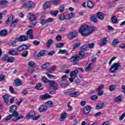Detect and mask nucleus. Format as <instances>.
<instances>
[{"label":"nucleus","mask_w":125,"mask_h":125,"mask_svg":"<svg viewBox=\"0 0 125 125\" xmlns=\"http://www.w3.org/2000/svg\"><path fill=\"white\" fill-rule=\"evenodd\" d=\"M45 55V50L40 51L37 54V57H41Z\"/></svg>","instance_id":"obj_41"},{"label":"nucleus","mask_w":125,"mask_h":125,"mask_svg":"<svg viewBox=\"0 0 125 125\" xmlns=\"http://www.w3.org/2000/svg\"><path fill=\"white\" fill-rule=\"evenodd\" d=\"M8 60V56L7 54L4 55L1 58V61L5 62V61L7 62Z\"/></svg>","instance_id":"obj_51"},{"label":"nucleus","mask_w":125,"mask_h":125,"mask_svg":"<svg viewBox=\"0 0 125 125\" xmlns=\"http://www.w3.org/2000/svg\"><path fill=\"white\" fill-rule=\"evenodd\" d=\"M121 63L119 62L113 63L109 69L110 73H112V74L116 73L117 71H118L119 68H121Z\"/></svg>","instance_id":"obj_4"},{"label":"nucleus","mask_w":125,"mask_h":125,"mask_svg":"<svg viewBox=\"0 0 125 125\" xmlns=\"http://www.w3.org/2000/svg\"><path fill=\"white\" fill-rule=\"evenodd\" d=\"M116 85L112 84L109 86V90H110V91H113L116 89Z\"/></svg>","instance_id":"obj_60"},{"label":"nucleus","mask_w":125,"mask_h":125,"mask_svg":"<svg viewBox=\"0 0 125 125\" xmlns=\"http://www.w3.org/2000/svg\"><path fill=\"white\" fill-rule=\"evenodd\" d=\"M18 22H19V20L18 19L14 20V21L11 22L10 25V27H11V28H14L17 25V23H18Z\"/></svg>","instance_id":"obj_25"},{"label":"nucleus","mask_w":125,"mask_h":125,"mask_svg":"<svg viewBox=\"0 0 125 125\" xmlns=\"http://www.w3.org/2000/svg\"><path fill=\"white\" fill-rule=\"evenodd\" d=\"M42 82L43 83H49V82H50V81H49V80H48L47 78H46V77H43L42 78Z\"/></svg>","instance_id":"obj_59"},{"label":"nucleus","mask_w":125,"mask_h":125,"mask_svg":"<svg viewBox=\"0 0 125 125\" xmlns=\"http://www.w3.org/2000/svg\"><path fill=\"white\" fill-rule=\"evenodd\" d=\"M13 118L11 114H10L9 115L7 116V118H5L4 119V122H7V121H10V119Z\"/></svg>","instance_id":"obj_58"},{"label":"nucleus","mask_w":125,"mask_h":125,"mask_svg":"<svg viewBox=\"0 0 125 125\" xmlns=\"http://www.w3.org/2000/svg\"><path fill=\"white\" fill-rule=\"evenodd\" d=\"M52 43H53V40L52 39L48 40L46 44V47H50V46L51 44H52Z\"/></svg>","instance_id":"obj_40"},{"label":"nucleus","mask_w":125,"mask_h":125,"mask_svg":"<svg viewBox=\"0 0 125 125\" xmlns=\"http://www.w3.org/2000/svg\"><path fill=\"white\" fill-rule=\"evenodd\" d=\"M97 17L98 18V19L102 20L104 19V14H103L102 12H99L97 13Z\"/></svg>","instance_id":"obj_28"},{"label":"nucleus","mask_w":125,"mask_h":125,"mask_svg":"<svg viewBox=\"0 0 125 125\" xmlns=\"http://www.w3.org/2000/svg\"><path fill=\"white\" fill-rule=\"evenodd\" d=\"M67 79H68V77H67L66 75L62 77V80L60 82V84L62 87L67 86L68 85V83H67Z\"/></svg>","instance_id":"obj_7"},{"label":"nucleus","mask_w":125,"mask_h":125,"mask_svg":"<svg viewBox=\"0 0 125 125\" xmlns=\"http://www.w3.org/2000/svg\"><path fill=\"white\" fill-rule=\"evenodd\" d=\"M95 30V26H89L87 25H82L79 30V32L83 37H87L89 36L90 34H92L93 32H94Z\"/></svg>","instance_id":"obj_1"},{"label":"nucleus","mask_w":125,"mask_h":125,"mask_svg":"<svg viewBox=\"0 0 125 125\" xmlns=\"http://www.w3.org/2000/svg\"><path fill=\"white\" fill-rule=\"evenodd\" d=\"M79 92L78 91L71 93L70 94V97H78L79 96Z\"/></svg>","instance_id":"obj_45"},{"label":"nucleus","mask_w":125,"mask_h":125,"mask_svg":"<svg viewBox=\"0 0 125 125\" xmlns=\"http://www.w3.org/2000/svg\"><path fill=\"white\" fill-rule=\"evenodd\" d=\"M13 19H14V18L13 17V15L11 14L9 17L8 18L6 21L7 24H8L9 23H10V22H12V21H14Z\"/></svg>","instance_id":"obj_42"},{"label":"nucleus","mask_w":125,"mask_h":125,"mask_svg":"<svg viewBox=\"0 0 125 125\" xmlns=\"http://www.w3.org/2000/svg\"><path fill=\"white\" fill-rule=\"evenodd\" d=\"M27 19L30 21V22H34L36 21L37 16L33 13H28L27 15Z\"/></svg>","instance_id":"obj_11"},{"label":"nucleus","mask_w":125,"mask_h":125,"mask_svg":"<svg viewBox=\"0 0 125 125\" xmlns=\"http://www.w3.org/2000/svg\"><path fill=\"white\" fill-rule=\"evenodd\" d=\"M49 83L50 87H53L54 90L58 89V84H57V83H56L55 81H50Z\"/></svg>","instance_id":"obj_17"},{"label":"nucleus","mask_w":125,"mask_h":125,"mask_svg":"<svg viewBox=\"0 0 125 125\" xmlns=\"http://www.w3.org/2000/svg\"><path fill=\"white\" fill-rule=\"evenodd\" d=\"M56 68H57L56 65L53 66L52 67L48 69V72L50 74H52V73H53V72L56 70Z\"/></svg>","instance_id":"obj_37"},{"label":"nucleus","mask_w":125,"mask_h":125,"mask_svg":"<svg viewBox=\"0 0 125 125\" xmlns=\"http://www.w3.org/2000/svg\"><path fill=\"white\" fill-rule=\"evenodd\" d=\"M66 30L67 28L66 27L62 26L59 30V32H60V33H64V32H66Z\"/></svg>","instance_id":"obj_57"},{"label":"nucleus","mask_w":125,"mask_h":125,"mask_svg":"<svg viewBox=\"0 0 125 125\" xmlns=\"http://www.w3.org/2000/svg\"><path fill=\"white\" fill-rule=\"evenodd\" d=\"M87 45L83 44L80 47V50H82L83 51H85V50H87Z\"/></svg>","instance_id":"obj_49"},{"label":"nucleus","mask_w":125,"mask_h":125,"mask_svg":"<svg viewBox=\"0 0 125 125\" xmlns=\"http://www.w3.org/2000/svg\"><path fill=\"white\" fill-rule=\"evenodd\" d=\"M104 107H105V105H104V103H101V104H99L96 106V109L97 110H99L100 109H104Z\"/></svg>","instance_id":"obj_38"},{"label":"nucleus","mask_w":125,"mask_h":125,"mask_svg":"<svg viewBox=\"0 0 125 125\" xmlns=\"http://www.w3.org/2000/svg\"><path fill=\"white\" fill-rule=\"evenodd\" d=\"M106 42H107V39L106 38H104L102 42L99 43V45L101 46H103L104 45H105Z\"/></svg>","instance_id":"obj_47"},{"label":"nucleus","mask_w":125,"mask_h":125,"mask_svg":"<svg viewBox=\"0 0 125 125\" xmlns=\"http://www.w3.org/2000/svg\"><path fill=\"white\" fill-rule=\"evenodd\" d=\"M48 109V106L44 104L41 105V106L38 108V110L40 113H42V112H45V111H47Z\"/></svg>","instance_id":"obj_15"},{"label":"nucleus","mask_w":125,"mask_h":125,"mask_svg":"<svg viewBox=\"0 0 125 125\" xmlns=\"http://www.w3.org/2000/svg\"><path fill=\"white\" fill-rule=\"evenodd\" d=\"M30 48V45H26L25 44H23L19 46L17 48H16V50L17 51L21 52L24 50H26V49H29Z\"/></svg>","instance_id":"obj_9"},{"label":"nucleus","mask_w":125,"mask_h":125,"mask_svg":"<svg viewBox=\"0 0 125 125\" xmlns=\"http://www.w3.org/2000/svg\"><path fill=\"white\" fill-rule=\"evenodd\" d=\"M8 53L10 55H12V56H16L19 55L18 52L15 51L14 50H10Z\"/></svg>","instance_id":"obj_24"},{"label":"nucleus","mask_w":125,"mask_h":125,"mask_svg":"<svg viewBox=\"0 0 125 125\" xmlns=\"http://www.w3.org/2000/svg\"><path fill=\"white\" fill-rule=\"evenodd\" d=\"M28 66L31 67V68H36L37 64L35 63L34 61H30L28 62Z\"/></svg>","instance_id":"obj_36"},{"label":"nucleus","mask_w":125,"mask_h":125,"mask_svg":"<svg viewBox=\"0 0 125 125\" xmlns=\"http://www.w3.org/2000/svg\"><path fill=\"white\" fill-rule=\"evenodd\" d=\"M118 43H120V41H118L117 39L113 40L112 42V45H113V46H115V45H116V44Z\"/></svg>","instance_id":"obj_63"},{"label":"nucleus","mask_w":125,"mask_h":125,"mask_svg":"<svg viewBox=\"0 0 125 125\" xmlns=\"http://www.w3.org/2000/svg\"><path fill=\"white\" fill-rule=\"evenodd\" d=\"M8 3L9 2L7 0H0V5H2V6H6Z\"/></svg>","instance_id":"obj_31"},{"label":"nucleus","mask_w":125,"mask_h":125,"mask_svg":"<svg viewBox=\"0 0 125 125\" xmlns=\"http://www.w3.org/2000/svg\"><path fill=\"white\" fill-rule=\"evenodd\" d=\"M28 54H29V52L28 51H24L22 52L21 56L22 57H26V56H28Z\"/></svg>","instance_id":"obj_62"},{"label":"nucleus","mask_w":125,"mask_h":125,"mask_svg":"<svg viewBox=\"0 0 125 125\" xmlns=\"http://www.w3.org/2000/svg\"><path fill=\"white\" fill-rule=\"evenodd\" d=\"M90 21H92V22H93L94 23H97L98 22L97 16L95 15L92 16L90 18Z\"/></svg>","instance_id":"obj_27"},{"label":"nucleus","mask_w":125,"mask_h":125,"mask_svg":"<svg viewBox=\"0 0 125 125\" xmlns=\"http://www.w3.org/2000/svg\"><path fill=\"white\" fill-rule=\"evenodd\" d=\"M57 47L58 48H61L64 46V43H58L56 45Z\"/></svg>","instance_id":"obj_64"},{"label":"nucleus","mask_w":125,"mask_h":125,"mask_svg":"<svg viewBox=\"0 0 125 125\" xmlns=\"http://www.w3.org/2000/svg\"><path fill=\"white\" fill-rule=\"evenodd\" d=\"M27 37H29L31 40H34V35L33 34V29H29L26 33Z\"/></svg>","instance_id":"obj_18"},{"label":"nucleus","mask_w":125,"mask_h":125,"mask_svg":"<svg viewBox=\"0 0 125 125\" xmlns=\"http://www.w3.org/2000/svg\"><path fill=\"white\" fill-rule=\"evenodd\" d=\"M12 113V114L11 115L13 118V117H14L15 118H17V117L19 116V113H18V112H17V111H13Z\"/></svg>","instance_id":"obj_52"},{"label":"nucleus","mask_w":125,"mask_h":125,"mask_svg":"<svg viewBox=\"0 0 125 125\" xmlns=\"http://www.w3.org/2000/svg\"><path fill=\"white\" fill-rule=\"evenodd\" d=\"M17 39H18L19 42H22L28 41V40H29V37L26 35H21L18 38H17Z\"/></svg>","instance_id":"obj_14"},{"label":"nucleus","mask_w":125,"mask_h":125,"mask_svg":"<svg viewBox=\"0 0 125 125\" xmlns=\"http://www.w3.org/2000/svg\"><path fill=\"white\" fill-rule=\"evenodd\" d=\"M59 20H61L62 21H63L65 20L66 19V17L65 16V15L64 14H62L59 17Z\"/></svg>","instance_id":"obj_54"},{"label":"nucleus","mask_w":125,"mask_h":125,"mask_svg":"<svg viewBox=\"0 0 125 125\" xmlns=\"http://www.w3.org/2000/svg\"><path fill=\"white\" fill-rule=\"evenodd\" d=\"M9 97H10V95L8 94H5L4 95L2 96V99L4 102L5 103L6 105H11V104H13L14 103L15 98L14 97H12L10 99L9 103Z\"/></svg>","instance_id":"obj_2"},{"label":"nucleus","mask_w":125,"mask_h":125,"mask_svg":"<svg viewBox=\"0 0 125 125\" xmlns=\"http://www.w3.org/2000/svg\"><path fill=\"white\" fill-rule=\"evenodd\" d=\"M18 42V39L17 38H16L15 40H11V46L13 47H15V46H16V44L17 43V42Z\"/></svg>","instance_id":"obj_23"},{"label":"nucleus","mask_w":125,"mask_h":125,"mask_svg":"<svg viewBox=\"0 0 125 125\" xmlns=\"http://www.w3.org/2000/svg\"><path fill=\"white\" fill-rule=\"evenodd\" d=\"M50 65V63L47 62L42 65L41 66V68L42 69H46V68H48V67H49Z\"/></svg>","instance_id":"obj_50"},{"label":"nucleus","mask_w":125,"mask_h":125,"mask_svg":"<svg viewBox=\"0 0 125 125\" xmlns=\"http://www.w3.org/2000/svg\"><path fill=\"white\" fill-rule=\"evenodd\" d=\"M42 85L41 83H37L36 86H35V88L37 90H43V88H42Z\"/></svg>","instance_id":"obj_35"},{"label":"nucleus","mask_w":125,"mask_h":125,"mask_svg":"<svg viewBox=\"0 0 125 125\" xmlns=\"http://www.w3.org/2000/svg\"><path fill=\"white\" fill-rule=\"evenodd\" d=\"M51 97H52V96L49 95V94L46 93L44 95H40L39 100H40V101H43L44 100H47V99H49V98H51Z\"/></svg>","instance_id":"obj_13"},{"label":"nucleus","mask_w":125,"mask_h":125,"mask_svg":"<svg viewBox=\"0 0 125 125\" xmlns=\"http://www.w3.org/2000/svg\"><path fill=\"white\" fill-rule=\"evenodd\" d=\"M71 92H73V89H72V88L64 90L63 91L64 94H71Z\"/></svg>","instance_id":"obj_48"},{"label":"nucleus","mask_w":125,"mask_h":125,"mask_svg":"<svg viewBox=\"0 0 125 125\" xmlns=\"http://www.w3.org/2000/svg\"><path fill=\"white\" fill-rule=\"evenodd\" d=\"M15 61V58L13 57H10L8 58V60L7 61V63H13Z\"/></svg>","instance_id":"obj_44"},{"label":"nucleus","mask_w":125,"mask_h":125,"mask_svg":"<svg viewBox=\"0 0 125 125\" xmlns=\"http://www.w3.org/2000/svg\"><path fill=\"white\" fill-rule=\"evenodd\" d=\"M45 105L47 106V107H49V108H51V107H52L53 105V103L52 102V101H49L45 103Z\"/></svg>","instance_id":"obj_43"},{"label":"nucleus","mask_w":125,"mask_h":125,"mask_svg":"<svg viewBox=\"0 0 125 125\" xmlns=\"http://www.w3.org/2000/svg\"><path fill=\"white\" fill-rule=\"evenodd\" d=\"M123 98H124L123 95H120L119 96H117L116 98H115L114 101L115 102H120L122 101V100H123Z\"/></svg>","instance_id":"obj_30"},{"label":"nucleus","mask_w":125,"mask_h":125,"mask_svg":"<svg viewBox=\"0 0 125 125\" xmlns=\"http://www.w3.org/2000/svg\"><path fill=\"white\" fill-rule=\"evenodd\" d=\"M58 13H59V11L55 10V11H51L49 13V14H50L52 16H54V17H56Z\"/></svg>","instance_id":"obj_33"},{"label":"nucleus","mask_w":125,"mask_h":125,"mask_svg":"<svg viewBox=\"0 0 125 125\" xmlns=\"http://www.w3.org/2000/svg\"><path fill=\"white\" fill-rule=\"evenodd\" d=\"M35 3L32 1H28L22 3V7L23 8H28L31 9L34 8Z\"/></svg>","instance_id":"obj_6"},{"label":"nucleus","mask_w":125,"mask_h":125,"mask_svg":"<svg viewBox=\"0 0 125 125\" xmlns=\"http://www.w3.org/2000/svg\"><path fill=\"white\" fill-rule=\"evenodd\" d=\"M80 46H81V43L80 42L75 43L73 45V49H76V48L80 47Z\"/></svg>","instance_id":"obj_56"},{"label":"nucleus","mask_w":125,"mask_h":125,"mask_svg":"<svg viewBox=\"0 0 125 125\" xmlns=\"http://www.w3.org/2000/svg\"><path fill=\"white\" fill-rule=\"evenodd\" d=\"M36 113H35V112L34 111H31L30 112H29L26 116V118H28L29 119H32L33 120V121H37V120H39L42 116L41 115H38L36 116Z\"/></svg>","instance_id":"obj_5"},{"label":"nucleus","mask_w":125,"mask_h":125,"mask_svg":"<svg viewBox=\"0 0 125 125\" xmlns=\"http://www.w3.org/2000/svg\"><path fill=\"white\" fill-rule=\"evenodd\" d=\"M8 35V31L6 29H3L0 31V37H6Z\"/></svg>","instance_id":"obj_19"},{"label":"nucleus","mask_w":125,"mask_h":125,"mask_svg":"<svg viewBox=\"0 0 125 125\" xmlns=\"http://www.w3.org/2000/svg\"><path fill=\"white\" fill-rule=\"evenodd\" d=\"M78 36L79 32H78V31L75 30L69 32L67 34V38L68 40H70V41H72V40H74V39L78 37Z\"/></svg>","instance_id":"obj_3"},{"label":"nucleus","mask_w":125,"mask_h":125,"mask_svg":"<svg viewBox=\"0 0 125 125\" xmlns=\"http://www.w3.org/2000/svg\"><path fill=\"white\" fill-rule=\"evenodd\" d=\"M53 21H54V19L52 18H49L47 20L42 19L41 21L40 24L42 26H44V25L46 24V23H52Z\"/></svg>","instance_id":"obj_10"},{"label":"nucleus","mask_w":125,"mask_h":125,"mask_svg":"<svg viewBox=\"0 0 125 125\" xmlns=\"http://www.w3.org/2000/svg\"><path fill=\"white\" fill-rule=\"evenodd\" d=\"M93 67V63H90L88 65L85 67V72H88L89 70H91L92 68Z\"/></svg>","instance_id":"obj_32"},{"label":"nucleus","mask_w":125,"mask_h":125,"mask_svg":"<svg viewBox=\"0 0 125 125\" xmlns=\"http://www.w3.org/2000/svg\"><path fill=\"white\" fill-rule=\"evenodd\" d=\"M66 116H67V113L66 112L62 113L60 117L61 122H63V121H64V120H65V119L66 118Z\"/></svg>","instance_id":"obj_46"},{"label":"nucleus","mask_w":125,"mask_h":125,"mask_svg":"<svg viewBox=\"0 0 125 125\" xmlns=\"http://www.w3.org/2000/svg\"><path fill=\"white\" fill-rule=\"evenodd\" d=\"M59 53L60 54H68V52H67V50L66 49L62 50L60 49L59 50Z\"/></svg>","instance_id":"obj_53"},{"label":"nucleus","mask_w":125,"mask_h":125,"mask_svg":"<svg viewBox=\"0 0 125 125\" xmlns=\"http://www.w3.org/2000/svg\"><path fill=\"white\" fill-rule=\"evenodd\" d=\"M50 6H51V1H47L43 4V8L44 9H47L50 7Z\"/></svg>","instance_id":"obj_22"},{"label":"nucleus","mask_w":125,"mask_h":125,"mask_svg":"<svg viewBox=\"0 0 125 125\" xmlns=\"http://www.w3.org/2000/svg\"><path fill=\"white\" fill-rule=\"evenodd\" d=\"M61 2V0H52V3L55 5L56 6L58 5L59 4H60V3Z\"/></svg>","instance_id":"obj_39"},{"label":"nucleus","mask_w":125,"mask_h":125,"mask_svg":"<svg viewBox=\"0 0 125 125\" xmlns=\"http://www.w3.org/2000/svg\"><path fill=\"white\" fill-rule=\"evenodd\" d=\"M78 56L80 59H83L85 57V53L84 51L81 50L79 51Z\"/></svg>","instance_id":"obj_21"},{"label":"nucleus","mask_w":125,"mask_h":125,"mask_svg":"<svg viewBox=\"0 0 125 125\" xmlns=\"http://www.w3.org/2000/svg\"><path fill=\"white\" fill-rule=\"evenodd\" d=\"M71 62H73L74 65H77L80 61L79 55H74L70 58Z\"/></svg>","instance_id":"obj_12"},{"label":"nucleus","mask_w":125,"mask_h":125,"mask_svg":"<svg viewBox=\"0 0 125 125\" xmlns=\"http://www.w3.org/2000/svg\"><path fill=\"white\" fill-rule=\"evenodd\" d=\"M91 111V106L89 105H86L83 108V113L84 115H88L89 112Z\"/></svg>","instance_id":"obj_16"},{"label":"nucleus","mask_w":125,"mask_h":125,"mask_svg":"<svg viewBox=\"0 0 125 125\" xmlns=\"http://www.w3.org/2000/svg\"><path fill=\"white\" fill-rule=\"evenodd\" d=\"M104 88V84H102L96 89V91H100Z\"/></svg>","instance_id":"obj_61"},{"label":"nucleus","mask_w":125,"mask_h":125,"mask_svg":"<svg viewBox=\"0 0 125 125\" xmlns=\"http://www.w3.org/2000/svg\"><path fill=\"white\" fill-rule=\"evenodd\" d=\"M78 74H79V71L78 70L71 72L70 74V78L69 79V81L70 83H73V82H74V80L76 79V77Z\"/></svg>","instance_id":"obj_8"},{"label":"nucleus","mask_w":125,"mask_h":125,"mask_svg":"<svg viewBox=\"0 0 125 125\" xmlns=\"http://www.w3.org/2000/svg\"><path fill=\"white\" fill-rule=\"evenodd\" d=\"M87 6L89 8H93V6H94V4L91 1L88 0L87 2Z\"/></svg>","instance_id":"obj_34"},{"label":"nucleus","mask_w":125,"mask_h":125,"mask_svg":"<svg viewBox=\"0 0 125 125\" xmlns=\"http://www.w3.org/2000/svg\"><path fill=\"white\" fill-rule=\"evenodd\" d=\"M15 85L17 86H20V85H22V82L20 79H17L15 80Z\"/></svg>","instance_id":"obj_29"},{"label":"nucleus","mask_w":125,"mask_h":125,"mask_svg":"<svg viewBox=\"0 0 125 125\" xmlns=\"http://www.w3.org/2000/svg\"><path fill=\"white\" fill-rule=\"evenodd\" d=\"M17 109H18L17 105H16L15 104L12 105L11 106H10L9 112H10V113H12V112L16 111Z\"/></svg>","instance_id":"obj_20"},{"label":"nucleus","mask_w":125,"mask_h":125,"mask_svg":"<svg viewBox=\"0 0 125 125\" xmlns=\"http://www.w3.org/2000/svg\"><path fill=\"white\" fill-rule=\"evenodd\" d=\"M111 21L113 24H119V21L118 20V19L116 16H113L111 18Z\"/></svg>","instance_id":"obj_26"},{"label":"nucleus","mask_w":125,"mask_h":125,"mask_svg":"<svg viewBox=\"0 0 125 125\" xmlns=\"http://www.w3.org/2000/svg\"><path fill=\"white\" fill-rule=\"evenodd\" d=\"M23 116L22 115L21 116H18L17 118H14L12 119L13 122H17V121L19 120H21V119H22Z\"/></svg>","instance_id":"obj_55"}]
</instances>
